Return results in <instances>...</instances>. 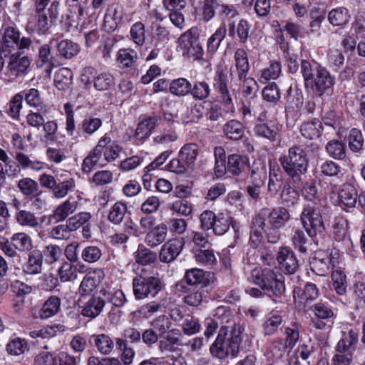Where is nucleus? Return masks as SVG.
<instances>
[{
	"label": "nucleus",
	"instance_id": "f03ea898",
	"mask_svg": "<svg viewBox=\"0 0 365 365\" xmlns=\"http://www.w3.org/2000/svg\"><path fill=\"white\" fill-rule=\"evenodd\" d=\"M153 329L159 335L158 349L161 353H173L178 346L184 345L181 332L178 329H171L172 322L166 315H160L151 322Z\"/></svg>",
	"mask_w": 365,
	"mask_h": 365
},
{
	"label": "nucleus",
	"instance_id": "c756f323",
	"mask_svg": "<svg viewBox=\"0 0 365 365\" xmlns=\"http://www.w3.org/2000/svg\"><path fill=\"white\" fill-rule=\"evenodd\" d=\"M27 261L23 265V270L29 274H39L42 271L43 259L40 250L35 249L28 252Z\"/></svg>",
	"mask_w": 365,
	"mask_h": 365
},
{
	"label": "nucleus",
	"instance_id": "13d9d810",
	"mask_svg": "<svg viewBox=\"0 0 365 365\" xmlns=\"http://www.w3.org/2000/svg\"><path fill=\"white\" fill-rule=\"evenodd\" d=\"M184 279L188 285H206L205 272L201 269L192 268L185 272Z\"/></svg>",
	"mask_w": 365,
	"mask_h": 365
},
{
	"label": "nucleus",
	"instance_id": "ddd939ff",
	"mask_svg": "<svg viewBox=\"0 0 365 365\" xmlns=\"http://www.w3.org/2000/svg\"><path fill=\"white\" fill-rule=\"evenodd\" d=\"M213 86L215 91L219 94L222 103L227 111L233 112L235 110L233 99L227 87V76L223 71L217 72L214 78Z\"/></svg>",
	"mask_w": 365,
	"mask_h": 365
},
{
	"label": "nucleus",
	"instance_id": "0eeeda50",
	"mask_svg": "<svg viewBox=\"0 0 365 365\" xmlns=\"http://www.w3.org/2000/svg\"><path fill=\"white\" fill-rule=\"evenodd\" d=\"M133 292L135 299L155 297L164 288L163 281L156 276L138 274L133 279Z\"/></svg>",
	"mask_w": 365,
	"mask_h": 365
},
{
	"label": "nucleus",
	"instance_id": "4be33fe9",
	"mask_svg": "<svg viewBox=\"0 0 365 365\" xmlns=\"http://www.w3.org/2000/svg\"><path fill=\"white\" fill-rule=\"evenodd\" d=\"M356 200L357 192L355 187L349 183L343 184L338 192V205L344 210L352 208L355 207Z\"/></svg>",
	"mask_w": 365,
	"mask_h": 365
},
{
	"label": "nucleus",
	"instance_id": "2f4dec72",
	"mask_svg": "<svg viewBox=\"0 0 365 365\" xmlns=\"http://www.w3.org/2000/svg\"><path fill=\"white\" fill-rule=\"evenodd\" d=\"M78 204L77 200L74 197H68L55 209L52 217L56 222L64 220L69 215L76 210Z\"/></svg>",
	"mask_w": 365,
	"mask_h": 365
},
{
	"label": "nucleus",
	"instance_id": "7c9ffc66",
	"mask_svg": "<svg viewBox=\"0 0 365 365\" xmlns=\"http://www.w3.org/2000/svg\"><path fill=\"white\" fill-rule=\"evenodd\" d=\"M249 166V158L246 155L232 154L228 156L227 171L233 175H240Z\"/></svg>",
	"mask_w": 365,
	"mask_h": 365
},
{
	"label": "nucleus",
	"instance_id": "e2e57ef3",
	"mask_svg": "<svg viewBox=\"0 0 365 365\" xmlns=\"http://www.w3.org/2000/svg\"><path fill=\"white\" fill-rule=\"evenodd\" d=\"M73 262H65L58 268V276L61 282H71L77 279V267L72 264Z\"/></svg>",
	"mask_w": 365,
	"mask_h": 365
},
{
	"label": "nucleus",
	"instance_id": "b1692460",
	"mask_svg": "<svg viewBox=\"0 0 365 365\" xmlns=\"http://www.w3.org/2000/svg\"><path fill=\"white\" fill-rule=\"evenodd\" d=\"M101 143L102 148H100L101 155H103L104 159L108 162L114 161L119 157L121 147L111 138L105 134L98 141L97 144Z\"/></svg>",
	"mask_w": 365,
	"mask_h": 365
},
{
	"label": "nucleus",
	"instance_id": "4c0bfd02",
	"mask_svg": "<svg viewBox=\"0 0 365 365\" xmlns=\"http://www.w3.org/2000/svg\"><path fill=\"white\" fill-rule=\"evenodd\" d=\"M217 15L222 22L221 26H225L227 24V28L230 24L235 23V19L240 16L238 7L234 4H223L217 11Z\"/></svg>",
	"mask_w": 365,
	"mask_h": 365
},
{
	"label": "nucleus",
	"instance_id": "49530a36",
	"mask_svg": "<svg viewBox=\"0 0 365 365\" xmlns=\"http://www.w3.org/2000/svg\"><path fill=\"white\" fill-rule=\"evenodd\" d=\"M56 49L60 56L70 59L78 53L80 47L76 43L68 39H64L57 43Z\"/></svg>",
	"mask_w": 365,
	"mask_h": 365
},
{
	"label": "nucleus",
	"instance_id": "cd10ccee",
	"mask_svg": "<svg viewBox=\"0 0 365 365\" xmlns=\"http://www.w3.org/2000/svg\"><path fill=\"white\" fill-rule=\"evenodd\" d=\"M250 27L247 20L241 19L237 25L235 23L230 24L227 28L229 36L232 38H237L240 43L245 44L250 36Z\"/></svg>",
	"mask_w": 365,
	"mask_h": 365
},
{
	"label": "nucleus",
	"instance_id": "864d4df0",
	"mask_svg": "<svg viewBox=\"0 0 365 365\" xmlns=\"http://www.w3.org/2000/svg\"><path fill=\"white\" fill-rule=\"evenodd\" d=\"M101 293L109 302L116 307H122L127 301L125 294L121 289L103 288L101 290Z\"/></svg>",
	"mask_w": 365,
	"mask_h": 365
},
{
	"label": "nucleus",
	"instance_id": "3c124183",
	"mask_svg": "<svg viewBox=\"0 0 365 365\" xmlns=\"http://www.w3.org/2000/svg\"><path fill=\"white\" fill-rule=\"evenodd\" d=\"M14 245L20 252H28L33 249V240L31 237L25 232H17L11 237Z\"/></svg>",
	"mask_w": 365,
	"mask_h": 365
},
{
	"label": "nucleus",
	"instance_id": "774afa93",
	"mask_svg": "<svg viewBox=\"0 0 365 365\" xmlns=\"http://www.w3.org/2000/svg\"><path fill=\"white\" fill-rule=\"evenodd\" d=\"M222 3L220 0H204L202 2V19L209 21L214 18L216 10H220Z\"/></svg>",
	"mask_w": 365,
	"mask_h": 365
},
{
	"label": "nucleus",
	"instance_id": "f704fd0d",
	"mask_svg": "<svg viewBox=\"0 0 365 365\" xmlns=\"http://www.w3.org/2000/svg\"><path fill=\"white\" fill-rule=\"evenodd\" d=\"M297 297L299 298L301 303L304 304L312 302L319 297V289L317 286L311 282H307L303 292L301 293L299 288H294L293 290V297L297 300Z\"/></svg>",
	"mask_w": 365,
	"mask_h": 365
},
{
	"label": "nucleus",
	"instance_id": "bb28decb",
	"mask_svg": "<svg viewBox=\"0 0 365 365\" xmlns=\"http://www.w3.org/2000/svg\"><path fill=\"white\" fill-rule=\"evenodd\" d=\"M168 237V226L164 223L158 224L147 232L145 243L155 248L163 243Z\"/></svg>",
	"mask_w": 365,
	"mask_h": 365
},
{
	"label": "nucleus",
	"instance_id": "680f3d73",
	"mask_svg": "<svg viewBox=\"0 0 365 365\" xmlns=\"http://www.w3.org/2000/svg\"><path fill=\"white\" fill-rule=\"evenodd\" d=\"M16 222L21 226L35 228L39 225L38 218L34 213L26 210H19L15 216Z\"/></svg>",
	"mask_w": 365,
	"mask_h": 365
},
{
	"label": "nucleus",
	"instance_id": "412c9836",
	"mask_svg": "<svg viewBox=\"0 0 365 365\" xmlns=\"http://www.w3.org/2000/svg\"><path fill=\"white\" fill-rule=\"evenodd\" d=\"M52 46L46 43L41 45L38 51L36 63L38 68L46 67V72L50 75L54 67L57 66L56 57L51 53Z\"/></svg>",
	"mask_w": 365,
	"mask_h": 365
},
{
	"label": "nucleus",
	"instance_id": "7ed1b4c3",
	"mask_svg": "<svg viewBox=\"0 0 365 365\" xmlns=\"http://www.w3.org/2000/svg\"><path fill=\"white\" fill-rule=\"evenodd\" d=\"M279 162L284 172L292 179L294 182L301 180L300 176L307 171L309 160L304 149L299 145H293L287 153L279 157Z\"/></svg>",
	"mask_w": 365,
	"mask_h": 365
},
{
	"label": "nucleus",
	"instance_id": "052dcab7",
	"mask_svg": "<svg viewBox=\"0 0 365 365\" xmlns=\"http://www.w3.org/2000/svg\"><path fill=\"white\" fill-rule=\"evenodd\" d=\"M102 124L101 118L89 115L86 116L81 121L79 128L87 135H92L102 126Z\"/></svg>",
	"mask_w": 365,
	"mask_h": 365
},
{
	"label": "nucleus",
	"instance_id": "473e14b6",
	"mask_svg": "<svg viewBox=\"0 0 365 365\" xmlns=\"http://www.w3.org/2000/svg\"><path fill=\"white\" fill-rule=\"evenodd\" d=\"M61 299L56 296L49 297L43 304L38 312V317L41 319H46L53 317L61 309Z\"/></svg>",
	"mask_w": 365,
	"mask_h": 365
},
{
	"label": "nucleus",
	"instance_id": "79ce46f5",
	"mask_svg": "<svg viewBox=\"0 0 365 365\" xmlns=\"http://www.w3.org/2000/svg\"><path fill=\"white\" fill-rule=\"evenodd\" d=\"M349 10L344 7L334 9L329 12L328 20L334 26L346 25L350 20Z\"/></svg>",
	"mask_w": 365,
	"mask_h": 365
},
{
	"label": "nucleus",
	"instance_id": "1a4fd4ad",
	"mask_svg": "<svg viewBox=\"0 0 365 365\" xmlns=\"http://www.w3.org/2000/svg\"><path fill=\"white\" fill-rule=\"evenodd\" d=\"M1 53L6 56L13 51H24L28 50L32 44V40L28 36H21L20 31L14 26H7L4 29L2 36H0Z\"/></svg>",
	"mask_w": 365,
	"mask_h": 365
},
{
	"label": "nucleus",
	"instance_id": "39448f33",
	"mask_svg": "<svg viewBox=\"0 0 365 365\" xmlns=\"http://www.w3.org/2000/svg\"><path fill=\"white\" fill-rule=\"evenodd\" d=\"M300 220L307 234L314 240L322 237L325 232V225L318 207L311 204L306 205L300 215Z\"/></svg>",
	"mask_w": 365,
	"mask_h": 365
},
{
	"label": "nucleus",
	"instance_id": "72a5a7b5",
	"mask_svg": "<svg viewBox=\"0 0 365 365\" xmlns=\"http://www.w3.org/2000/svg\"><path fill=\"white\" fill-rule=\"evenodd\" d=\"M90 342L93 343L96 349L103 355H109L114 349V342L112 338L106 334L92 335Z\"/></svg>",
	"mask_w": 365,
	"mask_h": 365
},
{
	"label": "nucleus",
	"instance_id": "a19ab883",
	"mask_svg": "<svg viewBox=\"0 0 365 365\" xmlns=\"http://www.w3.org/2000/svg\"><path fill=\"white\" fill-rule=\"evenodd\" d=\"M73 72L68 68H61L55 73L54 84L61 91L67 90L72 84Z\"/></svg>",
	"mask_w": 365,
	"mask_h": 365
},
{
	"label": "nucleus",
	"instance_id": "393cba45",
	"mask_svg": "<svg viewBox=\"0 0 365 365\" xmlns=\"http://www.w3.org/2000/svg\"><path fill=\"white\" fill-rule=\"evenodd\" d=\"M234 61L235 70L231 68L230 75L232 76L235 71L238 80L242 81L247 76L250 71L248 56L246 50L241 48H237L234 53Z\"/></svg>",
	"mask_w": 365,
	"mask_h": 365
},
{
	"label": "nucleus",
	"instance_id": "8fccbe9b",
	"mask_svg": "<svg viewBox=\"0 0 365 365\" xmlns=\"http://www.w3.org/2000/svg\"><path fill=\"white\" fill-rule=\"evenodd\" d=\"M283 185V177L279 168H270L267 191L271 195H276Z\"/></svg>",
	"mask_w": 365,
	"mask_h": 365
},
{
	"label": "nucleus",
	"instance_id": "c03bdc74",
	"mask_svg": "<svg viewBox=\"0 0 365 365\" xmlns=\"http://www.w3.org/2000/svg\"><path fill=\"white\" fill-rule=\"evenodd\" d=\"M227 33V27L220 26L215 32L207 39V53L212 56L216 53L219 46L225 38Z\"/></svg>",
	"mask_w": 365,
	"mask_h": 365
},
{
	"label": "nucleus",
	"instance_id": "338daca9",
	"mask_svg": "<svg viewBox=\"0 0 365 365\" xmlns=\"http://www.w3.org/2000/svg\"><path fill=\"white\" fill-rule=\"evenodd\" d=\"M6 351L10 355L19 356L29 349L27 341L22 338L15 337L6 344Z\"/></svg>",
	"mask_w": 365,
	"mask_h": 365
},
{
	"label": "nucleus",
	"instance_id": "37998d69",
	"mask_svg": "<svg viewBox=\"0 0 365 365\" xmlns=\"http://www.w3.org/2000/svg\"><path fill=\"white\" fill-rule=\"evenodd\" d=\"M101 146V143L97 144L83 159L82 163L83 172L90 173L98 165L102 157L100 153Z\"/></svg>",
	"mask_w": 365,
	"mask_h": 365
},
{
	"label": "nucleus",
	"instance_id": "6e6552de",
	"mask_svg": "<svg viewBox=\"0 0 365 365\" xmlns=\"http://www.w3.org/2000/svg\"><path fill=\"white\" fill-rule=\"evenodd\" d=\"M178 47L182 55L193 61L203 60L204 51L200 42L198 29L192 27L180 35Z\"/></svg>",
	"mask_w": 365,
	"mask_h": 365
},
{
	"label": "nucleus",
	"instance_id": "dca6fc26",
	"mask_svg": "<svg viewBox=\"0 0 365 365\" xmlns=\"http://www.w3.org/2000/svg\"><path fill=\"white\" fill-rule=\"evenodd\" d=\"M106 274L103 269H93L83 277L79 286V292L81 295L91 294L102 282Z\"/></svg>",
	"mask_w": 365,
	"mask_h": 365
},
{
	"label": "nucleus",
	"instance_id": "f8f14e48",
	"mask_svg": "<svg viewBox=\"0 0 365 365\" xmlns=\"http://www.w3.org/2000/svg\"><path fill=\"white\" fill-rule=\"evenodd\" d=\"M14 159L17 165H14V163L9 160L6 163H4L6 166L9 168L7 171H9L11 175H17L21 169L26 170L31 168L36 171H40L46 167L44 163L38 160H33L21 151L16 152Z\"/></svg>",
	"mask_w": 365,
	"mask_h": 365
},
{
	"label": "nucleus",
	"instance_id": "6e6d98bb",
	"mask_svg": "<svg viewBox=\"0 0 365 365\" xmlns=\"http://www.w3.org/2000/svg\"><path fill=\"white\" fill-rule=\"evenodd\" d=\"M191 94L195 101H203L207 98L211 92L210 87L205 81H196L194 84H191Z\"/></svg>",
	"mask_w": 365,
	"mask_h": 365
},
{
	"label": "nucleus",
	"instance_id": "9d476101",
	"mask_svg": "<svg viewBox=\"0 0 365 365\" xmlns=\"http://www.w3.org/2000/svg\"><path fill=\"white\" fill-rule=\"evenodd\" d=\"M81 80L86 84L93 82L95 88L101 91L110 89L115 83L114 78L110 73L104 72L97 75V71L91 66L83 69Z\"/></svg>",
	"mask_w": 365,
	"mask_h": 365
},
{
	"label": "nucleus",
	"instance_id": "09e8293b",
	"mask_svg": "<svg viewBox=\"0 0 365 365\" xmlns=\"http://www.w3.org/2000/svg\"><path fill=\"white\" fill-rule=\"evenodd\" d=\"M178 138L175 128L171 125H164L163 130L153 138V141L155 144L167 145L176 141Z\"/></svg>",
	"mask_w": 365,
	"mask_h": 365
},
{
	"label": "nucleus",
	"instance_id": "0e129e2a",
	"mask_svg": "<svg viewBox=\"0 0 365 365\" xmlns=\"http://www.w3.org/2000/svg\"><path fill=\"white\" fill-rule=\"evenodd\" d=\"M292 245L295 250H297L302 254L307 252L308 238L306 237L304 232L300 228H296L293 231L291 237Z\"/></svg>",
	"mask_w": 365,
	"mask_h": 365
},
{
	"label": "nucleus",
	"instance_id": "de8ad7c7",
	"mask_svg": "<svg viewBox=\"0 0 365 365\" xmlns=\"http://www.w3.org/2000/svg\"><path fill=\"white\" fill-rule=\"evenodd\" d=\"M191 83L185 78H178L173 80L169 86L170 92L174 96L183 97L191 91Z\"/></svg>",
	"mask_w": 365,
	"mask_h": 365
},
{
	"label": "nucleus",
	"instance_id": "a878e982",
	"mask_svg": "<svg viewBox=\"0 0 365 365\" xmlns=\"http://www.w3.org/2000/svg\"><path fill=\"white\" fill-rule=\"evenodd\" d=\"M248 170L251 184L256 187H262L267 178L265 163L260 160H255L252 165H250Z\"/></svg>",
	"mask_w": 365,
	"mask_h": 365
},
{
	"label": "nucleus",
	"instance_id": "4468645a",
	"mask_svg": "<svg viewBox=\"0 0 365 365\" xmlns=\"http://www.w3.org/2000/svg\"><path fill=\"white\" fill-rule=\"evenodd\" d=\"M29 66L30 60L28 57L21 56L18 53L12 54L5 71L8 81H14L19 76L25 74Z\"/></svg>",
	"mask_w": 365,
	"mask_h": 365
},
{
	"label": "nucleus",
	"instance_id": "9b49d317",
	"mask_svg": "<svg viewBox=\"0 0 365 365\" xmlns=\"http://www.w3.org/2000/svg\"><path fill=\"white\" fill-rule=\"evenodd\" d=\"M304 82L306 87H311L316 93L322 96L327 89L334 86V78L331 76L326 68L321 65L317 68V71L313 73L309 78Z\"/></svg>",
	"mask_w": 365,
	"mask_h": 365
},
{
	"label": "nucleus",
	"instance_id": "603ef678",
	"mask_svg": "<svg viewBox=\"0 0 365 365\" xmlns=\"http://www.w3.org/2000/svg\"><path fill=\"white\" fill-rule=\"evenodd\" d=\"M332 287L339 295H345L347 288V277L344 271L335 269L331 275Z\"/></svg>",
	"mask_w": 365,
	"mask_h": 365
},
{
	"label": "nucleus",
	"instance_id": "2eb2a0df",
	"mask_svg": "<svg viewBox=\"0 0 365 365\" xmlns=\"http://www.w3.org/2000/svg\"><path fill=\"white\" fill-rule=\"evenodd\" d=\"M185 245V240L182 237H175L169 240L163 244L159 252V259L163 263H170L174 261L182 252Z\"/></svg>",
	"mask_w": 365,
	"mask_h": 365
},
{
	"label": "nucleus",
	"instance_id": "f257e3e1",
	"mask_svg": "<svg viewBox=\"0 0 365 365\" xmlns=\"http://www.w3.org/2000/svg\"><path fill=\"white\" fill-rule=\"evenodd\" d=\"M291 219L289 211L285 207L263 208L255 215L252 222L250 243L257 247L262 241V228L267 225L282 228Z\"/></svg>",
	"mask_w": 365,
	"mask_h": 365
},
{
	"label": "nucleus",
	"instance_id": "c85d7f7f",
	"mask_svg": "<svg viewBox=\"0 0 365 365\" xmlns=\"http://www.w3.org/2000/svg\"><path fill=\"white\" fill-rule=\"evenodd\" d=\"M359 341V331L351 329L347 334H344L336 345V351L340 353L353 354Z\"/></svg>",
	"mask_w": 365,
	"mask_h": 365
},
{
	"label": "nucleus",
	"instance_id": "aec40b11",
	"mask_svg": "<svg viewBox=\"0 0 365 365\" xmlns=\"http://www.w3.org/2000/svg\"><path fill=\"white\" fill-rule=\"evenodd\" d=\"M75 180L68 172H64L58 175V179L51 192L57 199L65 197L69 192L74 191Z\"/></svg>",
	"mask_w": 365,
	"mask_h": 365
},
{
	"label": "nucleus",
	"instance_id": "e433bc0d",
	"mask_svg": "<svg viewBox=\"0 0 365 365\" xmlns=\"http://www.w3.org/2000/svg\"><path fill=\"white\" fill-rule=\"evenodd\" d=\"M129 214L127 202L124 201H117L110 207L108 220L114 225H120L125 216Z\"/></svg>",
	"mask_w": 365,
	"mask_h": 365
},
{
	"label": "nucleus",
	"instance_id": "a211bd4d",
	"mask_svg": "<svg viewBox=\"0 0 365 365\" xmlns=\"http://www.w3.org/2000/svg\"><path fill=\"white\" fill-rule=\"evenodd\" d=\"M277 260L279 269L288 274H294L298 268L299 264L294 252L288 247H282L277 252Z\"/></svg>",
	"mask_w": 365,
	"mask_h": 365
},
{
	"label": "nucleus",
	"instance_id": "f3484780",
	"mask_svg": "<svg viewBox=\"0 0 365 365\" xmlns=\"http://www.w3.org/2000/svg\"><path fill=\"white\" fill-rule=\"evenodd\" d=\"M160 117L155 114L143 115L139 118L135 135L138 139L148 138L159 125Z\"/></svg>",
	"mask_w": 365,
	"mask_h": 365
},
{
	"label": "nucleus",
	"instance_id": "69168bd1",
	"mask_svg": "<svg viewBox=\"0 0 365 365\" xmlns=\"http://www.w3.org/2000/svg\"><path fill=\"white\" fill-rule=\"evenodd\" d=\"M326 150L331 158L337 160L344 159L346 157L345 145L338 140H332L327 143Z\"/></svg>",
	"mask_w": 365,
	"mask_h": 365
},
{
	"label": "nucleus",
	"instance_id": "5701e85b",
	"mask_svg": "<svg viewBox=\"0 0 365 365\" xmlns=\"http://www.w3.org/2000/svg\"><path fill=\"white\" fill-rule=\"evenodd\" d=\"M279 127L271 120L265 123H257L254 128L255 134L270 142H274L279 138Z\"/></svg>",
	"mask_w": 365,
	"mask_h": 365
},
{
	"label": "nucleus",
	"instance_id": "423d86ee",
	"mask_svg": "<svg viewBox=\"0 0 365 365\" xmlns=\"http://www.w3.org/2000/svg\"><path fill=\"white\" fill-rule=\"evenodd\" d=\"M241 341L240 334L235 330L232 331L227 338L219 334L210 347V354L221 360L229 356L235 358L239 353Z\"/></svg>",
	"mask_w": 365,
	"mask_h": 365
},
{
	"label": "nucleus",
	"instance_id": "58836bf2",
	"mask_svg": "<svg viewBox=\"0 0 365 365\" xmlns=\"http://www.w3.org/2000/svg\"><path fill=\"white\" fill-rule=\"evenodd\" d=\"M322 123L316 118L310 121L304 122L300 126L302 135L308 140L318 138L322 135Z\"/></svg>",
	"mask_w": 365,
	"mask_h": 365
},
{
	"label": "nucleus",
	"instance_id": "5fc2aeb1",
	"mask_svg": "<svg viewBox=\"0 0 365 365\" xmlns=\"http://www.w3.org/2000/svg\"><path fill=\"white\" fill-rule=\"evenodd\" d=\"M157 258L155 252L146 247L144 245L140 244L135 252V262L138 264L146 265L153 263Z\"/></svg>",
	"mask_w": 365,
	"mask_h": 365
},
{
	"label": "nucleus",
	"instance_id": "20e7f679",
	"mask_svg": "<svg viewBox=\"0 0 365 365\" xmlns=\"http://www.w3.org/2000/svg\"><path fill=\"white\" fill-rule=\"evenodd\" d=\"M252 277L255 284L274 300L279 298L285 292L284 277L279 272L269 268L255 269L252 272Z\"/></svg>",
	"mask_w": 365,
	"mask_h": 365
},
{
	"label": "nucleus",
	"instance_id": "4d7b16f0",
	"mask_svg": "<svg viewBox=\"0 0 365 365\" xmlns=\"http://www.w3.org/2000/svg\"><path fill=\"white\" fill-rule=\"evenodd\" d=\"M212 232L216 235H222L226 233L232 222V218L227 214L220 212L217 215Z\"/></svg>",
	"mask_w": 365,
	"mask_h": 365
},
{
	"label": "nucleus",
	"instance_id": "6ab92c4d",
	"mask_svg": "<svg viewBox=\"0 0 365 365\" xmlns=\"http://www.w3.org/2000/svg\"><path fill=\"white\" fill-rule=\"evenodd\" d=\"M106 301L100 296L91 294L85 299L81 305V314L91 319L96 318L103 310Z\"/></svg>",
	"mask_w": 365,
	"mask_h": 365
},
{
	"label": "nucleus",
	"instance_id": "c9c22d12",
	"mask_svg": "<svg viewBox=\"0 0 365 365\" xmlns=\"http://www.w3.org/2000/svg\"><path fill=\"white\" fill-rule=\"evenodd\" d=\"M198 154V145L195 143H187L181 148L178 155L180 157V160L186 166H188L190 169H192Z\"/></svg>",
	"mask_w": 365,
	"mask_h": 365
},
{
	"label": "nucleus",
	"instance_id": "ea45409f",
	"mask_svg": "<svg viewBox=\"0 0 365 365\" xmlns=\"http://www.w3.org/2000/svg\"><path fill=\"white\" fill-rule=\"evenodd\" d=\"M223 133L226 138L238 140L242 138L245 133L243 125L238 120H230L223 125Z\"/></svg>",
	"mask_w": 365,
	"mask_h": 365
},
{
	"label": "nucleus",
	"instance_id": "a18cd8bd",
	"mask_svg": "<svg viewBox=\"0 0 365 365\" xmlns=\"http://www.w3.org/2000/svg\"><path fill=\"white\" fill-rule=\"evenodd\" d=\"M40 253L46 264H53L60 259L63 252L58 245L49 244L44 246Z\"/></svg>",
	"mask_w": 365,
	"mask_h": 365
},
{
	"label": "nucleus",
	"instance_id": "bf43d9fd",
	"mask_svg": "<svg viewBox=\"0 0 365 365\" xmlns=\"http://www.w3.org/2000/svg\"><path fill=\"white\" fill-rule=\"evenodd\" d=\"M195 260L205 266H212L217 263L214 250L209 247L197 250L195 252Z\"/></svg>",
	"mask_w": 365,
	"mask_h": 365
}]
</instances>
